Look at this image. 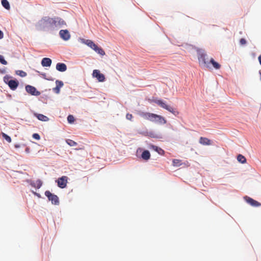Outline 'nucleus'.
Returning <instances> with one entry per match:
<instances>
[{"mask_svg":"<svg viewBox=\"0 0 261 261\" xmlns=\"http://www.w3.org/2000/svg\"><path fill=\"white\" fill-rule=\"evenodd\" d=\"M56 18L44 17L39 21L37 24L38 29L41 30H54L57 29Z\"/></svg>","mask_w":261,"mask_h":261,"instance_id":"nucleus-1","label":"nucleus"},{"mask_svg":"<svg viewBox=\"0 0 261 261\" xmlns=\"http://www.w3.org/2000/svg\"><path fill=\"white\" fill-rule=\"evenodd\" d=\"M207 55L206 54L201 51L198 52V59L199 65L203 67H209V62L206 61Z\"/></svg>","mask_w":261,"mask_h":261,"instance_id":"nucleus-2","label":"nucleus"},{"mask_svg":"<svg viewBox=\"0 0 261 261\" xmlns=\"http://www.w3.org/2000/svg\"><path fill=\"white\" fill-rule=\"evenodd\" d=\"M85 43L89 47L94 50L97 53L100 55L101 56H104L105 55V52L103 49L101 47H98L92 40H87L85 42Z\"/></svg>","mask_w":261,"mask_h":261,"instance_id":"nucleus-3","label":"nucleus"},{"mask_svg":"<svg viewBox=\"0 0 261 261\" xmlns=\"http://www.w3.org/2000/svg\"><path fill=\"white\" fill-rule=\"evenodd\" d=\"M45 195L48 198L49 200L51 201L52 204L55 205H58L59 204L58 197L57 195L51 193L50 191H45Z\"/></svg>","mask_w":261,"mask_h":261,"instance_id":"nucleus-4","label":"nucleus"},{"mask_svg":"<svg viewBox=\"0 0 261 261\" xmlns=\"http://www.w3.org/2000/svg\"><path fill=\"white\" fill-rule=\"evenodd\" d=\"M154 102L160 106L161 107L168 110L172 113H174L173 109L171 106L167 105L162 100H156L154 101Z\"/></svg>","mask_w":261,"mask_h":261,"instance_id":"nucleus-5","label":"nucleus"},{"mask_svg":"<svg viewBox=\"0 0 261 261\" xmlns=\"http://www.w3.org/2000/svg\"><path fill=\"white\" fill-rule=\"evenodd\" d=\"M92 75L94 77L96 78L99 82H103L105 81L106 78L104 74L101 73L99 70H94Z\"/></svg>","mask_w":261,"mask_h":261,"instance_id":"nucleus-6","label":"nucleus"},{"mask_svg":"<svg viewBox=\"0 0 261 261\" xmlns=\"http://www.w3.org/2000/svg\"><path fill=\"white\" fill-rule=\"evenodd\" d=\"M68 180V177L66 176H63L58 178L57 180L58 186L60 188H64L66 187Z\"/></svg>","mask_w":261,"mask_h":261,"instance_id":"nucleus-7","label":"nucleus"},{"mask_svg":"<svg viewBox=\"0 0 261 261\" xmlns=\"http://www.w3.org/2000/svg\"><path fill=\"white\" fill-rule=\"evenodd\" d=\"M25 90L28 93L32 95L38 96L40 94V92L37 91L35 87L31 85L26 86Z\"/></svg>","mask_w":261,"mask_h":261,"instance_id":"nucleus-8","label":"nucleus"},{"mask_svg":"<svg viewBox=\"0 0 261 261\" xmlns=\"http://www.w3.org/2000/svg\"><path fill=\"white\" fill-rule=\"evenodd\" d=\"M141 116L145 119L153 122L154 121L156 114L148 112H143L141 114Z\"/></svg>","mask_w":261,"mask_h":261,"instance_id":"nucleus-9","label":"nucleus"},{"mask_svg":"<svg viewBox=\"0 0 261 261\" xmlns=\"http://www.w3.org/2000/svg\"><path fill=\"white\" fill-rule=\"evenodd\" d=\"M244 199L248 203L252 206L258 207L261 205V203L247 196L244 197Z\"/></svg>","mask_w":261,"mask_h":261,"instance_id":"nucleus-10","label":"nucleus"},{"mask_svg":"<svg viewBox=\"0 0 261 261\" xmlns=\"http://www.w3.org/2000/svg\"><path fill=\"white\" fill-rule=\"evenodd\" d=\"M60 37L64 40H68L70 38V35L67 30H62L59 32Z\"/></svg>","mask_w":261,"mask_h":261,"instance_id":"nucleus-11","label":"nucleus"},{"mask_svg":"<svg viewBox=\"0 0 261 261\" xmlns=\"http://www.w3.org/2000/svg\"><path fill=\"white\" fill-rule=\"evenodd\" d=\"M153 122L160 124H164L167 123V120L163 116L156 114L154 121Z\"/></svg>","mask_w":261,"mask_h":261,"instance_id":"nucleus-12","label":"nucleus"},{"mask_svg":"<svg viewBox=\"0 0 261 261\" xmlns=\"http://www.w3.org/2000/svg\"><path fill=\"white\" fill-rule=\"evenodd\" d=\"M18 82L16 80H11L8 82V86L12 90H15L18 86Z\"/></svg>","mask_w":261,"mask_h":261,"instance_id":"nucleus-13","label":"nucleus"},{"mask_svg":"<svg viewBox=\"0 0 261 261\" xmlns=\"http://www.w3.org/2000/svg\"><path fill=\"white\" fill-rule=\"evenodd\" d=\"M199 143L203 145H210L212 144V141L209 139L201 137L199 139Z\"/></svg>","mask_w":261,"mask_h":261,"instance_id":"nucleus-14","label":"nucleus"},{"mask_svg":"<svg viewBox=\"0 0 261 261\" xmlns=\"http://www.w3.org/2000/svg\"><path fill=\"white\" fill-rule=\"evenodd\" d=\"M56 28L58 29L59 28L66 25L65 21L60 17H55Z\"/></svg>","mask_w":261,"mask_h":261,"instance_id":"nucleus-15","label":"nucleus"},{"mask_svg":"<svg viewBox=\"0 0 261 261\" xmlns=\"http://www.w3.org/2000/svg\"><path fill=\"white\" fill-rule=\"evenodd\" d=\"M51 60L48 58H44L42 60L41 65L43 67H49L51 64Z\"/></svg>","mask_w":261,"mask_h":261,"instance_id":"nucleus-16","label":"nucleus"},{"mask_svg":"<svg viewBox=\"0 0 261 261\" xmlns=\"http://www.w3.org/2000/svg\"><path fill=\"white\" fill-rule=\"evenodd\" d=\"M56 69L59 71L64 72L67 70V66L64 63H59L56 65Z\"/></svg>","mask_w":261,"mask_h":261,"instance_id":"nucleus-17","label":"nucleus"},{"mask_svg":"<svg viewBox=\"0 0 261 261\" xmlns=\"http://www.w3.org/2000/svg\"><path fill=\"white\" fill-rule=\"evenodd\" d=\"M30 185L34 188L39 189L42 186V182L41 180L38 179L36 181H32Z\"/></svg>","mask_w":261,"mask_h":261,"instance_id":"nucleus-18","label":"nucleus"},{"mask_svg":"<svg viewBox=\"0 0 261 261\" xmlns=\"http://www.w3.org/2000/svg\"><path fill=\"white\" fill-rule=\"evenodd\" d=\"M34 115L39 120L42 121H47L49 119L48 118L41 114L34 113Z\"/></svg>","mask_w":261,"mask_h":261,"instance_id":"nucleus-19","label":"nucleus"},{"mask_svg":"<svg viewBox=\"0 0 261 261\" xmlns=\"http://www.w3.org/2000/svg\"><path fill=\"white\" fill-rule=\"evenodd\" d=\"M141 157L145 160H148L149 159L150 157L149 151L148 150H144L141 154Z\"/></svg>","mask_w":261,"mask_h":261,"instance_id":"nucleus-20","label":"nucleus"},{"mask_svg":"<svg viewBox=\"0 0 261 261\" xmlns=\"http://www.w3.org/2000/svg\"><path fill=\"white\" fill-rule=\"evenodd\" d=\"M210 63H211L214 67V68L216 69H219L221 67V65L217 62H216L213 58H211L210 59Z\"/></svg>","mask_w":261,"mask_h":261,"instance_id":"nucleus-21","label":"nucleus"},{"mask_svg":"<svg viewBox=\"0 0 261 261\" xmlns=\"http://www.w3.org/2000/svg\"><path fill=\"white\" fill-rule=\"evenodd\" d=\"M2 5L7 10H10V6L9 2L7 0H2Z\"/></svg>","mask_w":261,"mask_h":261,"instance_id":"nucleus-22","label":"nucleus"},{"mask_svg":"<svg viewBox=\"0 0 261 261\" xmlns=\"http://www.w3.org/2000/svg\"><path fill=\"white\" fill-rule=\"evenodd\" d=\"M237 160L238 161L242 163V164H244V163H245L246 162V158H245L244 156H243V155L242 154H239L237 156Z\"/></svg>","mask_w":261,"mask_h":261,"instance_id":"nucleus-23","label":"nucleus"},{"mask_svg":"<svg viewBox=\"0 0 261 261\" xmlns=\"http://www.w3.org/2000/svg\"><path fill=\"white\" fill-rule=\"evenodd\" d=\"M172 164L173 166L178 167L182 164L181 160L178 159H174L172 161Z\"/></svg>","mask_w":261,"mask_h":261,"instance_id":"nucleus-24","label":"nucleus"},{"mask_svg":"<svg viewBox=\"0 0 261 261\" xmlns=\"http://www.w3.org/2000/svg\"><path fill=\"white\" fill-rule=\"evenodd\" d=\"M1 134L3 138H4L8 143L11 142L12 140L10 137L3 132H2Z\"/></svg>","mask_w":261,"mask_h":261,"instance_id":"nucleus-25","label":"nucleus"},{"mask_svg":"<svg viewBox=\"0 0 261 261\" xmlns=\"http://www.w3.org/2000/svg\"><path fill=\"white\" fill-rule=\"evenodd\" d=\"M66 142L70 146H74L77 145L76 142L70 139L66 140Z\"/></svg>","mask_w":261,"mask_h":261,"instance_id":"nucleus-26","label":"nucleus"},{"mask_svg":"<svg viewBox=\"0 0 261 261\" xmlns=\"http://www.w3.org/2000/svg\"><path fill=\"white\" fill-rule=\"evenodd\" d=\"M67 121L69 123H72L74 122V117L71 115H69L68 117H67Z\"/></svg>","mask_w":261,"mask_h":261,"instance_id":"nucleus-27","label":"nucleus"},{"mask_svg":"<svg viewBox=\"0 0 261 261\" xmlns=\"http://www.w3.org/2000/svg\"><path fill=\"white\" fill-rule=\"evenodd\" d=\"M0 63L3 65H7L8 64L7 61L4 59L2 55H0Z\"/></svg>","mask_w":261,"mask_h":261,"instance_id":"nucleus-28","label":"nucleus"},{"mask_svg":"<svg viewBox=\"0 0 261 261\" xmlns=\"http://www.w3.org/2000/svg\"><path fill=\"white\" fill-rule=\"evenodd\" d=\"M56 87L61 88L63 86V83L62 81H56Z\"/></svg>","mask_w":261,"mask_h":261,"instance_id":"nucleus-29","label":"nucleus"},{"mask_svg":"<svg viewBox=\"0 0 261 261\" xmlns=\"http://www.w3.org/2000/svg\"><path fill=\"white\" fill-rule=\"evenodd\" d=\"M18 72H19V73H18V74L21 77H24L27 75V73L24 71H23L21 70H19V71H18Z\"/></svg>","mask_w":261,"mask_h":261,"instance_id":"nucleus-30","label":"nucleus"},{"mask_svg":"<svg viewBox=\"0 0 261 261\" xmlns=\"http://www.w3.org/2000/svg\"><path fill=\"white\" fill-rule=\"evenodd\" d=\"M9 79H10L9 76H8V75L5 76L4 77V81L5 83H6L8 85V82L11 80Z\"/></svg>","mask_w":261,"mask_h":261,"instance_id":"nucleus-31","label":"nucleus"},{"mask_svg":"<svg viewBox=\"0 0 261 261\" xmlns=\"http://www.w3.org/2000/svg\"><path fill=\"white\" fill-rule=\"evenodd\" d=\"M33 137L35 139H36V140H38L40 139V137L39 135L38 134H37V133L34 134L33 135Z\"/></svg>","mask_w":261,"mask_h":261,"instance_id":"nucleus-32","label":"nucleus"},{"mask_svg":"<svg viewBox=\"0 0 261 261\" xmlns=\"http://www.w3.org/2000/svg\"><path fill=\"white\" fill-rule=\"evenodd\" d=\"M133 117V116L132 114H131L127 113L126 115V119L129 120H132Z\"/></svg>","mask_w":261,"mask_h":261,"instance_id":"nucleus-33","label":"nucleus"},{"mask_svg":"<svg viewBox=\"0 0 261 261\" xmlns=\"http://www.w3.org/2000/svg\"><path fill=\"white\" fill-rule=\"evenodd\" d=\"M240 43L241 44V45H245L246 44V41L245 39L244 38H241L240 40Z\"/></svg>","mask_w":261,"mask_h":261,"instance_id":"nucleus-34","label":"nucleus"},{"mask_svg":"<svg viewBox=\"0 0 261 261\" xmlns=\"http://www.w3.org/2000/svg\"><path fill=\"white\" fill-rule=\"evenodd\" d=\"M54 91L56 93H59L60 92V88H59V87H56L54 89Z\"/></svg>","mask_w":261,"mask_h":261,"instance_id":"nucleus-35","label":"nucleus"},{"mask_svg":"<svg viewBox=\"0 0 261 261\" xmlns=\"http://www.w3.org/2000/svg\"><path fill=\"white\" fill-rule=\"evenodd\" d=\"M6 72V68H4L2 69H0V74H4Z\"/></svg>","mask_w":261,"mask_h":261,"instance_id":"nucleus-36","label":"nucleus"},{"mask_svg":"<svg viewBox=\"0 0 261 261\" xmlns=\"http://www.w3.org/2000/svg\"><path fill=\"white\" fill-rule=\"evenodd\" d=\"M4 35L2 31L0 30V39L3 38Z\"/></svg>","mask_w":261,"mask_h":261,"instance_id":"nucleus-37","label":"nucleus"},{"mask_svg":"<svg viewBox=\"0 0 261 261\" xmlns=\"http://www.w3.org/2000/svg\"><path fill=\"white\" fill-rule=\"evenodd\" d=\"M158 152L160 154L164 152V150L162 149L161 148H159V150L158 151Z\"/></svg>","mask_w":261,"mask_h":261,"instance_id":"nucleus-38","label":"nucleus"},{"mask_svg":"<svg viewBox=\"0 0 261 261\" xmlns=\"http://www.w3.org/2000/svg\"><path fill=\"white\" fill-rule=\"evenodd\" d=\"M259 64L261 65V55L259 56L258 58Z\"/></svg>","mask_w":261,"mask_h":261,"instance_id":"nucleus-39","label":"nucleus"},{"mask_svg":"<svg viewBox=\"0 0 261 261\" xmlns=\"http://www.w3.org/2000/svg\"><path fill=\"white\" fill-rule=\"evenodd\" d=\"M33 193H34L35 195H36L38 196V197H39V194H37V193H36V192H33Z\"/></svg>","mask_w":261,"mask_h":261,"instance_id":"nucleus-40","label":"nucleus"},{"mask_svg":"<svg viewBox=\"0 0 261 261\" xmlns=\"http://www.w3.org/2000/svg\"><path fill=\"white\" fill-rule=\"evenodd\" d=\"M259 75H260V80H261V71H259Z\"/></svg>","mask_w":261,"mask_h":261,"instance_id":"nucleus-41","label":"nucleus"},{"mask_svg":"<svg viewBox=\"0 0 261 261\" xmlns=\"http://www.w3.org/2000/svg\"><path fill=\"white\" fill-rule=\"evenodd\" d=\"M15 147H16V148H17V147H19V145H15Z\"/></svg>","mask_w":261,"mask_h":261,"instance_id":"nucleus-42","label":"nucleus"}]
</instances>
